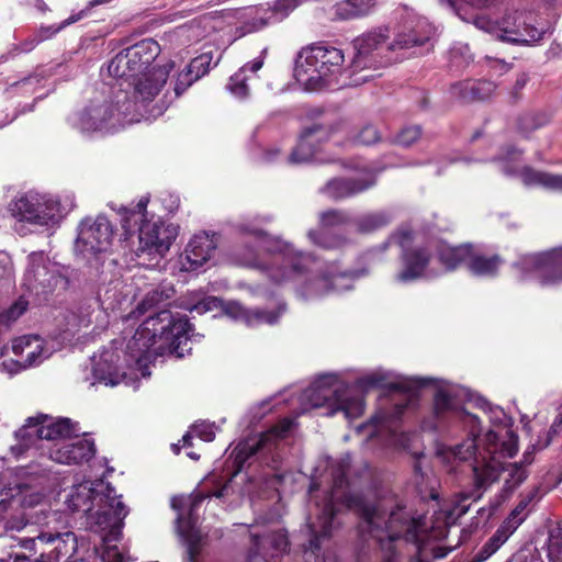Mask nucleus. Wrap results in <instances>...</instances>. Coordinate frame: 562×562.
I'll list each match as a JSON object with an SVG mask.
<instances>
[{
  "mask_svg": "<svg viewBox=\"0 0 562 562\" xmlns=\"http://www.w3.org/2000/svg\"><path fill=\"white\" fill-rule=\"evenodd\" d=\"M351 459L347 454L330 463V488L323 504H315V519L308 522L311 539L308 550L316 554L321 550V541L330 537L339 526L337 515L342 508L356 512L359 517L358 536L362 542L359 558L364 560L368 549L372 547L376 559L381 562H398L404 554H417L423 562L419 541L425 530L423 517H415L402 504L387 506L382 501H368L350 488L346 477Z\"/></svg>",
  "mask_w": 562,
  "mask_h": 562,
  "instance_id": "obj_1",
  "label": "nucleus"
},
{
  "mask_svg": "<svg viewBox=\"0 0 562 562\" xmlns=\"http://www.w3.org/2000/svg\"><path fill=\"white\" fill-rule=\"evenodd\" d=\"M239 231L252 238L258 248L272 256L271 262L263 265L259 260L257 248L247 246L243 252L236 255L239 262L263 270L276 284L293 282L297 296L303 300H317L334 292L350 290L353 281L363 274L358 270H342L337 261H333L312 276V267L316 263L312 254L299 251L291 244L269 236L250 224H241Z\"/></svg>",
  "mask_w": 562,
  "mask_h": 562,
  "instance_id": "obj_2",
  "label": "nucleus"
},
{
  "mask_svg": "<svg viewBox=\"0 0 562 562\" xmlns=\"http://www.w3.org/2000/svg\"><path fill=\"white\" fill-rule=\"evenodd\" d=\"M387 243L396 244L402 249L403 269L395 274V280L401 283L436 278L462 263L467 265L472 247L470 244L453 247L436 239L424 241L422 235L407 224L390 235Z\"/></svg>",
  "mask_w": 562,
  "mask_h": 562,
  "instance_id": "obj_3",
  "label": "nucleus"
},
{
  "mask_svg": "<svg viewBox=\"0 0 562 562\" xmlns=\"http://www.w3.org/2000/svg\"><path fill=\"white\" fill-rule=\"evenodd\" d=\"M486 456L474 467L475 487L470 492L460 493L453 502V507L449 512V518L457 519L465 515L471 506V502H476L482 497V491L498 480L502 472L506 473L504 479L505 492H513L521 485L528 477L527 469L521 463H505L503 458H513L518 451V436L513 430H506L502 442L493 431L486 434Z\"/></svg>",
  "mask_w": 562,
  "mask_h": 562,
  "instance_id": "obj_4",
  "label": "nucleus"
},
{
  "mask_svg": "<svg viewBox=\"0 0 562 562\" xmlns=\"http://www.w3.org/2000/svg\"><path fill=\"white\" fill-rule=\"evenodd\" d=\"M192 330L187 316L173 315L170 311L148 316L126 344L124 355L128 357L127 364H140L147 360L150 349L155 353L170 352L178 358L184 357L191 350Z\"/></svg>",
  "mask_w": 562,
  "mask_h": 562,
  "instance_id": "obj_5",
  "label": "nucleus"
},
{
  "mask_svg": "<svg viewBox=\"0 0 562 562\" xmlns=\"http://www.w3.org/2000/svg\"><path fill=\"white\" fill-rule=\"evenodd\" d=\"M460 393V390H456L449 383L445 382L437 385L434 395V407L430 415L423 420V429L442 431L453 424H461L468 429V438L452 448V454L461 461L473 460L471 467L474 473V467L482 461V457L486 456L488 458L486 436L483 439L484 447L479 450L476 438L481 432V422L476 415L460 407L457 401Z\"/></svg>",
  "mask_w": 562,
  "mask_h": 562,
  "instance_id": "obj_6",
  "label": "nucleus"
},
{
  "mask_svg": "<svg viewBox=\"0 0 562 562\" xmlns=\"http://www.w3.org/2000/svg\"><path fill=\"white\" fill-rule=\"evenodd\" d=\"M94 485L95 483L91 481L72 484L65 499L67 508L72 513L88 515L91 524L100 530L120 531L123 519L128 514V508L121 501L122 496H117L110 484L100 492Z\"/></svg>",
  "mask_w": 562,
  "mask_h": 562,
  "instance_id": "obj_7",
  "label": "nucleus"
},
{
  "mask_svg": "<svg viewBox=\"0 0 562 562\" xmlns=\"http://www.w3.org/2000/svg\"><path fill=\"white\" fill-rule=\"evenodd\" d=\"M149 199L143 196L133 209H124L122 214V228L125 240L137 234L138 246L135 254L138 258L148 256L150 259L162 257L177 237V228L165 224L160 218L151 215L148 218L146 211Z\"/></svg>",
  "mask_w": 562,
  "mask_h": 562,
  "instance_id": "obj_8",
  "label": "nucleus"
},
{
  "mask_svg": "<svg viewBox=\"0 0 562 562\" xmlns=\"http://www.w3.org/2000/svg\"><path fill=\"white\" fill-rule=\"evenodd\" d=\"M171 65L154 66L150 70L144 71L133 81L128 82V89H119L115 91V101L117 105L124 106V113L130 121L139 122L142 119L150 116L157 117L167 109L164 99L151 104L165 87Z\"/></svg>",
  "mask_w": 562,
  "mask_h": 562,
  "instance_id": "obj_9",
  "label": "nucleus"
},
{
  "mask_svg": "<svg viewBox=\"0 0 562 562\" xmlns=\"http://www.w3.org/2000/svg\"><path fill=\"white\" fill-rule=\"evenodd\" d=\"M303 401L312 407H325L326 416L342 413L346 419L358 418L364 411L361 396L348 385L338 382L336 374H324L316 379L303 393Z\"/></svg>",
  "mask_w": 562,
  "mask_h": 562,
  "instance_id": "obj_10",
  "label": "nucleus"
},
{
  "mask_svg": "<svg viewBox=\"0 0 562 562\" xmlns=\"http://www.w3.org/2000/svg\"><path fill=\"white\" fill-rule=\"evenodd\" d=\"M113 238L114 227L106 216H86L77 226L75 256L91 272L99 274L102 272Z\"/></svg>",
  "mask_w": 562,
  "mask_h": 562,
  "instance_id": "obj_11",
  "label": "nucleus"
},
{
  "mask_svg": "<svg viewBox=\"0 0 562 562\" xmlns=\"http://www.w3.org/2000/svg\"><path fill=\"white\" fill-rule=\"evenodd\" d=\"M345 56L330 45H314L300 50L295 59L294 77L306 90H316L327 77L340 74Z\"/></svg>",
  "mask_w": 562,
  "mask_h": 562,
  "instance_id": "obj_12",
  "label": "nucleus"
},
{
  "mask_svg": "<svg viewBox=\"0 0 562 562\" xmlns=\"http://www.w3.org/2000/svg\"><path fill=\"white\" fill-rule=\"evenodd\" d=\"M159 50L156 41L143 40L116 54L109 63L108 71L110 76L128 83L148 69Z\"/></svg>",
  "mask_w": 562,
  "mask_h": 562,
  "instance_id": "obj_13",
  "label": "nucleus"
},
{
  "mask_svg": "<svg viewBox=\"0 0 562 562\" xmlns=\"http://www.w3.org/2000/svg\"><path fill=\"white\" fill-rule=\"evenodd\" d=\"M293 426L290 418L282 419L278 425L273 426L269 431L261 434L258 438H252L240 442L234 450V463L237 472L241 471L246 463L251 465L259 461L269 465V462L276 463L273 451L277 448V441L283 438Z\"/></svg>",
  "mask_w": 562,
  "mask_h": 562,
  "instance_id": "obj_14",
  "label": "nucleus"
},
{
  "mask_svg": "<svg viewBox=\"0 0 562 562\" xmlns=\"http://www.w3.org/2000/svg\"><path fill=\"white\" fill-rule=\"evenodd\" d=\"M221 307L226 316L241 322L249 327L259 325H274L286 311L285 303L279 302L274 308H248L236 301L223 302L216 297H207L192 306L191 311L203 314L216 307Z\"/></svg>",
  "mask_w": 562,
  "mask_h": 562,
  "instance_id": "obj_15",
  "label": "nucleus"
},
{
  "mask_svg": "<svg viewBox=\"0 0 562 562\" xmlns=\"http://www.w3.org/2000/svg\"><path fill=\"white\" fill-rule=\"evenodd\" d=\"M519 280L535 272L543 285L562 282V246L551 250L526 255L513 265Z\"/></svg>",
  "mask_w": 562,
  "mask_h": 562,
  "instance_id": "obj_16",
  "label": "nucleus"
},
{
  "mask_svg": "<svg viewBox=\"0 0 562 562\" xmlns=\"http://www.w3.org/2000/svg\"><path fill=\"white\" fill-rule=\"evenodd\" d=\"M125 115L124 106L117 105L115 92L110 100L92 102L80 115V126L83 131H115L119 127L136 123Z\"/></svg>",
  "mask_w": 562,
  "mask_h": 562,
  "instance_id": "obj_17",
  "label": "nucleus"
},
{
  "mask_svg": "<svg viewBox=\"0 0 562 562\" xmlns=\"http://www.w3.org/2000/svg\"><path fill=\"white\" fill-rule=\"evenodd\" d=\"M535 18L525 11H509L499 19L498 40L516 44L531 45L543 38L546 31L535 25Z\"/></svg>",
  "mask_w": 562,
  "mask_h": 562,
  "instance_id": "obj_18",
  "label": "nucleus"
},
{
  "mask_svg": "<svg viewBox=\"0 0 562 562\" xmlns=\"http://www.w3.org/2000/svg\"><path fill=\"white\" fill-rule=\"evenodd\" d=\"M521 156V150L513 145L506 146L498 160L503 162L502 171L508 176L519 175L526 186H540L549 190L562 192V176L553 175L543 171H537L529 167H524L521 170L515 165Z\"/></svg>",
  "mask_w": 562,
  "mask_h": 562,
  "instance_id": "obj_19",
  "label": "nucleus"
},
{
  "mask_svg": "<svg viewBox=\"0 0 562 562\" xmlns=\"http://www.w3.org/2000/svg\"><path fill=\"white\" fill-rule=\"evenodd\" d=\"M74 206L70 199L63 202L53 194L41 195L37 199V235L45 234L50 237Z\"/></svg>",
  "mask_w": 562,
  "mask_h": 562,
  "instance_id": "obj_20",
  "label": "nucleus"
},
{
  "mask_svg": "<svg viewBox=\"0 0 562 562\" xmlns=\"http://www.w3.org/2000/svg\"><path fill=\"white\" fill-rule=\"evenodd\" d=\"M434 34V26L425 18L409 15L403 21L394 41L389 43L387 49L422 47L430 42Z\"/></svg>",
  "mask_w": 562,
  "mask_h": 562,
  "instance_id": "obj_21",
  "label": "nucleus"
},
{
  "mask_svg": "<svg viewBox=\"0 0 562 562\" xmlns=\"http://www.w3.org/2000/svg\"><path fill=\"white\" fill-rule=\"evenodd\" d=\"M434 382L432 379L422 378H407V376H394L390 372L382 370L373 371L357 380V386L366 391L371 387H386L392 391H398L408 394L409 400L415 396V393Z\"/></svg>",
  "mask_w": 562,
  "mask_h": 562,
  "instance_id": "obj_22",
  "label": "nucleus"
},
{
  "mask_svg": "<svg viewBox=\"0 0 562 562\" xmlns=\"http://www.w3.org/2000/svg\"><path fill=\"white\" fill-rule=\"evenodd\" d=\"M48 459L61 464H80L88 462L95 454L94 441L80 437V431L61 443H52L47 448Z\"/></svg>",
  "mask_w": 562,
  "mask_h": 562,
  "instance_id": "obj_23",
  "label": "nucleus"
},
{
  "mask_svg": "<svg viewBox=\"0 0 562 562\" xmlns=\"http://www.w3.org/2000/svg\"><path fill=\"white\" fill-rule=\"evenodd\" d=\"M375 184L372 172L350 178H334L321 189L329 199L338 201L360 194Z\"/></svg>",
  "mask_w": 562,
  "mask_h": 562,
  "instance_id": "obj_24",
  "label": "nucleus"
},
{
  "mask_svg": "<svg viewBox=\"0 0 562 562\" xmlns=\"http://www.w3.org/2000/svg\"><path fill=\"white\" fill-rule=\"evenodd\" d=\"M80 431L77 423L66 417L37 414V439L61 443Z\"/></svg>",
  "mask_w": 562,
  "mask_h": 562,
  "instance_id": "obj_25",
  "label": "nucleus"
},
{
  "mask_svg": "<svg viewBox=\"0 0 562 562\" xmlns=\"http://www.w3.org/2000/svg\"><path fill=\"white\" fill-rule=\"evenodd\" d=\"M329 139V132L322 125L314 124L301 134L297 146L292 150L288 160L292 165L312 160L321 144Z\"/></svg>",
  "mask_w": 562,
  "mask_h": 562,
  "instance_id": "obj_26",
  "label": "nucleus"
},
{
  "mask_svg": "<svg viewBox=\"0 0 562 562\" xmlns=\"http://www.w3.org/2000/svg\"><path fill=\"white\" fill-rule=\"evenodd\" d=\"M252 526L250 531L251 547L250 557L260 555L267 560L269 557L286 551L289 542L286 535L282 530L276 531H258Z\"/></svg>",
  "mask_w": 562,
  "mask_h": 562,
  "instance_id": "obj_27",
  "label": "nucleus"
},
{
  "mask_svg": "<svg viewBox=\"0 0 562 562\" xmlns=\"http://www.w3.org/2000/svg\"><path fill=\"white\" fill-rule=\"evenodd\" d=\"M120 353L113 349L104 350L98 361L94 362L92 372L95 382L103 383L104 385H117L124 376L123 367L119 363Z\"/></svg>",
  "mask_w": 562,
  "mask_h": 562,
  "instance_id": "obj_28",
  "label": "nucleus"
},
{
  "mask_svg": "<svg viewBox=\"0 0 562 562\" xmlns=\"http://www.w3.org/2000/svg\"><path fill=\"white\" fill-rule=\"evenodd\" d=\"M386 32V29L379 27L355 40L353 45L357 54L353 64L356 67H367L369 66V61H367L369 56L375 53L379 55L383 49L389 50V44H385L389 37Z\"/></svg>",
  "mask_w": 562,
  "mask_h": 562,
  "instance_id": "obj_29",
  "label": "nucleus"
},
{
  "mask_svg": "<svg viewBox=\"0 0 562 562\" xmlns=\"http://www.w3.org/2000/svg\"><path fill=\"white\" fill-rule=\"evenodd\" d=\"M215 241L209 234H198L189 241L182 266L186 270H196L201 268L215 250Z\"/></svg>",
  "mask_w": 562,
  "mask_h": 562,
  "instance_id": "obj_30",
  "label": "nucleus"
},
{
  "mask_svg": "<svg viewBox=\"0 0 562 562\" xmlns=\"http://www.w3.org/2000/svg\"><path fill=\"white\" fill-rule=\"evenodd\" d=\"M176 291L172 284L162 282L146 292L144 297L136 306L138 315L153 312L151 316L157 315L169 305L170 300L173 297Z\"/></svg>",
  "mask_w": 562,
  "mask_h": 562,
  "instance_id": "obj_31",
  "label": "nucleus"
},
{
  "mask_svg": "<svg viewBox=\"0 0 562 562\" xmlns=\"http://www.w3.org/2000/svg\"><path fill=\"white\" fill-rule=\"evenodd\" d=\"M496 85L490 80H467L451 87V94L462 102L483 101L490 98Z\"/></svg>",
  "mask_w": 562,
  "mask_h": 562,
  "instance_id": "obj_32",
  "label": "nucleus"
},
{
  "mask_svg": "<svg viewBox=\"0 0 562 562\" xmlns=\"http://www.w3.org/2000/svg\"><path fill=\"white\" fill-rule=\"evenodd\" d=\"M9 212L15 220L14 231L20 236H26L35 229V205L26 198L21 196L9 204Z\"/></svg>",
  "mask_w": 562,
  "mask_h": 562,
  "instance_id": "obj_33",
  "label": "nucleus"
},
{
  "mask_svg": "<svg viewBox=\"0 0 562 562\" xmlns=\"http://www.w3.org/2000/svg\"><path fill=\"white\" fill-rule=\"evenodd\" d=\"M209 483L215 484L214 475L206 477L202 487L195 491L190 498L173 497L171 501L172 508L180 510L189 506V515L192 516L204 499L213 496L217 498L224 496L225 491L228 487L227 483L223 484L221 487L215 486L214 488H209Z\"/></svg>",
  "mask_w": 562,
  "mask_h": 562,
  "instance_id": "obj_34",
  "label": "nucleus"
},
{
  "mask_svg": "<svg viewBox=\"0 0 562 562\" xmlns=\"http://www.w3.org/2000/svg\"><path fill=\"white\" fill-rule=\"evenodd\" d=\"M213 60L212 53H203L193 58L187 67V70L179 75L175 86L176 97H180L184 90L194 81L206 75Z\"/></svg>",
  "mask_w": 562,
  "mask_h": 562,
  "instance_id": "obj_35",
  "label": "nucleus"
},
{
  "mask_svg": "<svg viewBox=\"0 0 562 562\" xmlns=\"http://www.w3.org/2000/svg\"><path fill=\"white\" fill-rule=\"evenodd\" d=\"M394 221L391 210H378L362 213L352 218V225L357 233L362 235L373 234L389 226Z\"/></svg>",
  "mask_w": 562,
  "mask_h": 562,
  "instance_id": "obj_36",
  "label": "nucleus"
},
{
  "mask_svg": "<svg viewBox=\"0 0 562 562\" xmlns=\"http://www.w3.org/2000/svg\"><path fill=\"white\" fill-rule=\"evenodd\" d=\"M300 5V0H276L270 10L252 18L249 31H259L265 26L281 22Z\"/></svg>",
  "mask_w": 562,
  "mask_h": 562,
  "instance_id": "obj_37",
  "label": "nucleus"
},
{
  "mask_svg": "<svg viewBox=\"0 0 562 562\" xmlns=\"http://www.w3.org/2000/svg\"><path fill=\"white\" fill-rule=\"evenodd\" d=\"M504 260L498 255L485 256L471 247V256L468 258L467 267L470 272L477 277H495Z\"/></svg>",
  "mask_w": 562,
  "mask_h": 562,
  "instance_id": "obj_38",
  "label": "nucleus"
},
{
  "mask_svg": "<svg viewBox=\"0 0 562 562\" xmlns=\"http://www.w3.org/2000/svg\"><path fill=\"white\" fill-rule=\"evenodd\" d=\"M266 49L262 50L261 55L255 58L252 61L244 65L237 72H235L227 83V89L235 97L239 99H244L249 93V88L246 83L247 77L245 75L246 71L257 72L263 65Z\"/></svg>",
  "mask_w": 562,
  "mask_h": 562,
  "instance_id": "obj_39",
  "label": "nucleus"
},
{
  "mask_svg": "<svg viewBox=\"0 0 562 562\" xmlns=\"http://www.w3.org/2000/svg\"><path fill=\"white\" fill-rule=\"evenodd\" d=\"M37 266V279L43 288L44 293H50L56 290H65L68 285L67 278L61 273L59 265L56 262L44 263L41 267Z\"/></svg>",
  "mask_w": 562,
  "mask_h": 562,
  "instance_id": "obj_40",
  "label": "nucleus"
},
{
  "mask_svg": "<svg viewBox=\"0 0 562 562\" xmlns=\"http://www.w3.org/2000/svg\"><path fill=\"white\" fill-rule=\"evenodd\" d=\"M37 540L42 542L44 548L41 551L36 562H59L60 555H66V543L61 539L60 533H43L37 535Z\"/></svg>",
  "mask_w": 562,
  "mask_h": 562,
  "instance_id": "obj_41",
  "label": "nucleus"
},
{
  "mask_svg": "<svg viewBox=\"0 0 562 562\" xmlns=\"http://www.w3.org/2000/svg\"><path fill=\"white\" fill-rule=\"evenodd\" d=\"M375 0H342L335 5V16L351 20L367 15L374 7Z\"/></svg>",
  "mask_w": 562,
  "mask_h": 562,
  "instance_id": "obj_42",
  "label": "nucleus"
},
{
  "mask_svg": "<svg viewBox=\"0 0 562 562\" xmlns=\"http://www.w3.org/2000/svg\"><path fill=\"white\" fill-rule=\"evenodd\" d=\"M475 405L487 414L490 422L493 426L503 428L502 431L499 432H496L495 430L488 431H493L494 434H496L498 437V441L502 442L506 435V430H512L509 428L510 418L506 415L502 407L491 405L483 397H476Z\"/></svg>",
  "mask_w": 562,
  "mask_h": 562,
  "instance_id": "obj_43",
  "label": "nucleus"
},
{
  "mask_svg": "<svg viewBox=\"0 0 562 562\" xmlns=\"http://www.w3.org/2000/svg\"><path fill=\"white\" fill-rule=\"evenodd\" d=\"M552 114L549 111L525 112L517 119V130L525 136L533 131L548 125L551 122Z\"/></svg>",
  "mask_w": 562,
  "mask_h": 562,
  "instance_id": "obj_44",
  "label": "nucleus"
},
{
  "mask_svg": "<svg viewBox=\"0 0 562 562\" xmlns=\"http://www.w3.org/2000/svg\"><path fill=\"white\" fill-rule=\"evenodd\" d=\"M35 427V416H30L26 419V424L15 431L16 443L10 448L11 454L15 459H20L26 454V452L34 446L35 438L27 430L29 428Z\"/></svg>",
  "mask_w": 562,
  "mask_h": 562,
  "instance_id": "obj_45",
  "label": "nucleus"
},
{
  "mask_svg": "<svg viewBox=\"0 0 562 562\" xmlns=\"http://www.w3.org/2000/svg\"><path fill=\"white\" fill-rule=\"evenodd\" d=\"M307 236L313 244L328 250L341 249L350 243L349 238L342 234L310 231Z\"/></svg>",
  "mask_w": 562,
  "mask_h": 562,
  "instance_id": "obj_46",
  "label": "nucleus"
},
{
  "mask_svg": "<svg viewBox=\"0 0 562 562\" xmlns=\"http://www.w3.org/2000/svg\"><path fill=\"white\" fill-rule=\"evenodd\" d=\"M29 308V301L23 296L15 300L8 308L0 312V334L8 330L12 323L20 318Z\"/></svg>",
  "mask_w": 562,
  "mask_h": 562,
  "instance_id": "obj_47",
  "label": "nucleus"
},
{
  "mask_svg": "<svg viewBox=\"0 0 562 562\" xmlns=\"http://www.w3.org/2000/svg\"><path fill=\"white\" fill-rule=\"evenodd\" d=\"M508 536L505 531L498 529L475 553L474 562H483L494 554L507 540Z\"/></svg>",
  "mask_w": 562,
  "mask_h": 562,
  "instance_id": "obj_48",
  "label": "nucleus"
},
{
  "mask_svg": "<svg viewBox=\"0 0 562 562\" xmlns=\"http://www.w3.org/2000/svg\"><path fill=\"white\" fill-rule=\"evenodd\" d=\"M85 16H86V10H81L78 13L71 14L69 18H67L59 24H54V25H48V26L42 25L40 29H37V42L52 38L54 35H56L63 29L80 21Z\"/></svg>",
  "mask_w": 562,
  "mask_h": 562,
  "instance_id": "obj_49",
  "label": "nucleus"
},
{
  "mask_svg": "<svg viewBox=\"0 0 562 562\" xmlns=\"http://www.w3.org/2000/svg\"><path fill=\"white\" fill-rule=\"evenodd\" d=\"M319 224L324 228L352 224V218L346 211L327 210L319 214Z\"/></svg>",
  "mask_w": 562,
  "mask_h": 562,
  "instance_id": "obj_50",
  "label": "nucleus"
},
{
  "mask_svg": "<svg viewBox=\"0 0 562 562\" xmlns=\"http://www.w3.org/2000/svg\"><path fill=\"white\" fill-rule=\"evenodd\" d=\"M537 494V490L531 491L527 495L522 496L517 506L513 509L510 513V516L507 520V525L512 529H516L525 519L526 515L525 512L530 504V502L533 499V497Z\"/></svg>",
  "mask_w": 562,
  "mask_h": 562,
  "instance_id": "obj_51",
  "label": "nucleus"
},
{
  "mask_svg": "<svg viewBox=\"0 0 562 562\" xmlns=\"http://www.w3.org/2000/svg\"><path fill=\"white\" fill-rule=\"evenodd\" d=\"M181 533L187 541V557L184 558V562H195V558L201 550V537L198 531L192 528L187 532L181 531Z\"/></svg>",
  "mask_w": 562,
  "mask_h": 562,
  "instance_id": "obj_52",
  "label": "nucleus"
},
{
  "mask_svg": "<svg viewBox=\"0 0 562 562\" xmlns=\"http://www.w3.org/2000/svg\"><path fill=\"white\" fill-rule=\"evenodd\" d=\"M422 135L420 127L415 126H407L404 127L396 136L395 142L403 146H411L413 143H415Z\"/></svg>",
  "mask_w": 562,
  "mask_h": 562,
  "instance_id": "obj_53",
  "label": "nucleus"
},
{
  "mask_svg": "<svg viewBox=\"0 0 562 562\" xmlns=\"http://www.w3.org/2000/svg\"><path fill=\"white\" fill-rule=\"evenodd\" d=\"M380 139L379 131L373 125H366L357 134L355 140L362 145H372Z\"/></svg>",
  "mask_w": 562,
  "mask_h": 562,
  "instance_id": "obj_54",
  "label": "nucleus"
},
{
  "mask_svg": "<svg viewBox=\"0 0 562 562\" xmlns=\"http://www.w3.org/2000/svg\"><path fill=\"white\" fill-rule=\"evenodd\" d=\"M549 562H562V538L551 535L548 542Z\"/></svg>",
  "mask_w": 562,
  "mask_h": 562,
  "instance_id": "obj_55",
  "label": "nucleus"
},
{
  "mask_svg": "<svg viewBox=\"0 0 562 562\" xmlns=\"http://www.w3.org/2000/svg\"><path fill=\"white\" fill-rule=\"evenodd\" d=\"M474 25L477 29L483 30L487 33H491L496 38H498L499 20L493 21V20L488 19L487 16L481 15V16H476L474 19Z\"/></svg>",
  "mask_w": 562,
  "mask_h": 562,
  "instance_id": "obj_56",
  "label": "nucleus"
},
{
  "mask_svg": "<svg viewBox=\"0 0 562 562\" xmlns=\"http://www.w3.org/2000/svg\"><path fill=\"white\" fill-rule=\"evenodd\" d=\"M214 424L200 423L192 426V431L203 441L210 442L215 438Z\"/></svg>",
  "mask_w": 562,
  "mask_h": 562,
  "instance_id": "obj_57",
  "label": "nucleus"
},
{
  "mask_svg": "<svg viewBox=\"0 0 562 562\" xmlns=\"http://www.w3.org/2000/svg\"><path fill=\"white\" fill-rule=\"evenodd\" d=\"M35 339V335H25L13 339L12 341V351L15 356L22 355L25 347H30L32 340Z\"/></svg>",
  "mask_w": 562,
  "mask_h": 562,
  "instance_id": "obj_58",
  "label": "nucleus"
},
{
  "mask_svg": "<svg viewBox=\"0 0 562 562\" xmlns=\"http://www.w3.org/2000/svg\"><path fill=\"white\" fill-rule=\"evenodd\" d=\"M529 81V76L526 72H521L517 76L516 81L513 86L512 97L517 100L519 98L520 91L526 87Z\"/></svg>",
  "mask_w": 562,
  "mask_h": 562,
  "instance_id": "obj_59",
  "label": "nucleus"
},
{
  "mask_svg": "<svg viewBox=\"0 0 562 562\" xmlns=\"http://www.w3.org/2000/svg\"><path fill=\"white\" fill-rule=\"evenodd\" d=\"M14 502L15 498L8 496L3 497L2 494H0V521L5 519L7 513Z\"/></svg>",
  "mask_w": 562,
  "mask_h": 562,
  "instance_id": "obj_60",
  "label": "nucleus"
},
{
  "mask_svg": "<svg viewBox=\"0 0 562 562\" xmlns=\"http://www.w3.org/2000/svg\"><path fill=\"white\" fill-rule=\"evenodd\" d=\"M535 450L536 447L531 446L528 447L527 450L524 452L522 459L518 462L522 464V468L527 469V467L533 462Z\"/></svg>",
  "mask_w": 562,
  "mask_h": 562,
  "instance_id": "obj_61",
  "label": "nucleus"
},
{
  "mask_svg": "<svg viewBox=\"0 0 562 562\" xmlns=\"http://www.w3.org/2000/svg\"><path fill=\"white\" fill-rule=\"evenodd\" d=\"M560 432H562V411L550 427V434L558 435Z\"/></svg>",
  "mask_w": 562,
  "mask_h": 562,
  "instance_id": "obj_62",
  "label": "nucleus"
},
{
  "mask_svg": "<svg viewBox=\"0 0 562 562\" xmlns=\"http://www.w3.org/2000/svg\"><path fill=\"white\" fill-rule=\"evenodd\" d=\"M27 524V520L22 519L20 522H15L14 520H9L5 525L8 529H15L21 530L23 527H25Z\"/></svg>",
  "mask_w": 562,
  "mask_h": 562,
  "instance_id": "obj_63",
  "label": "nucleus"
},
{
  "mask_svg": "<svg viewBox=\"0 0 562 562\" xmlns=\"http://www.w3.org/2000/svg\"><path fill=\"white\" fill-rule=\"evenodd\" d=\"M449 551L450 550H448V549L437 547V548L432 549V557H434V559H442L448 554Z\"/></svg>",
  "mask_w": 562,
  "mask_h": 562,
  "instance_id": "obj_64",
  "label": "nucleus"
}]
</instances>
